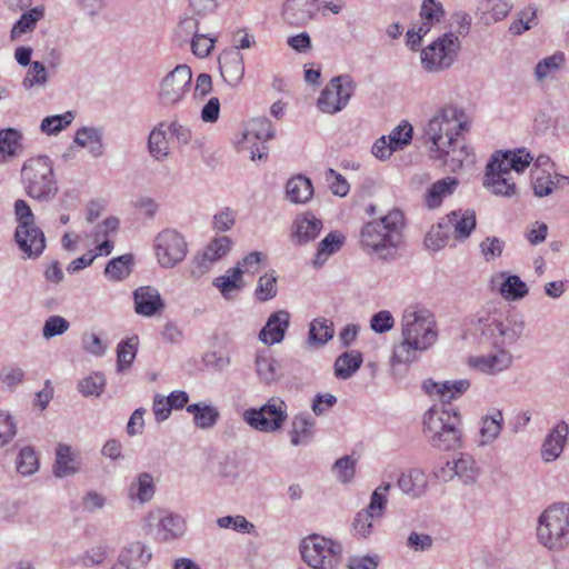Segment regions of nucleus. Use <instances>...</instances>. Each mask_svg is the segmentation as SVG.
<instances>
[{"instance_id":"obj_1","label":"nucleus","mask_w":569,"mask_h":569,"mask_svg":"<svg viewBox=\"0 0 569 569\" xmlns=\"http://www.w3.org/2000/svg\"><path fill=\"white\" fill-rule=\"evenodd\" d=\"M523 330V320L503 319L498 311H479L466 325V336L473 337L479 343H489L498 350L485 356L470 357L468 365L487 375L507 370L512 363V356L505 347L517 342Z\"/></svg>"},{"instance_id":"obj_2","label":"nucleus","mask_w":569,"mask_h":569,"mask_svg":"<svg viewBox=\"0 0 569 569\" xmlns=\"http://www.w3.org/2000/svg\"><path fill=\"white\" fill-rule=\"evenodd\" d=\"M401 341L393 347V363L416 361L419 352L432 347L438 339V327L431 311L408 307L401 318Z\"/></svg>"},{"instance_id":"obj_3","label":"nucleus","mask_w":569,"mask_h":569,"mask_svg":"<svg viewBox=\"0 0 569 569\" xmlns=\"http://www.w3.org/2000/svg\"><path fill=\"white\" fill-rule=\"evenodd\" d=\"M405 214L392 209L379 219L365 223L360 231V247L382 261H393L403 246Z\"/></svg>"},{"instance_id":"obj_4","label":"nucleus","mask_w":569,"mask_h":569,"mask_svg":"<svg viewBox=\"0 0 569 569\" xmlns=\"http://www.w3.org/2000/svg\"><path fill=\"white\" fill-rule=\"evenodd\" d=\"M462 416L453 405L431 407L423 415V435L428 443L439 451L463 447Z\"/></svg>"},{"instance_id":"obj_5","label":"nucleus","mask_w":569,"mask_h":569,"mask_svg":"<svg viewBox=\"0 0 569 569\" xmlns=\"http://www.w3.org/2000/svg\"><path fill=\"white\" fill-rule=\"evenodd\" d=\"M21 182L28 197L39 202H49L58 193L53 162L48 156L28 159L21 168Z\"/></svg>"},{"instance_id":"obj_6","label":"nucleus","mask_w":569,"mask_h":569,"mask_svg":"<svg viewBox=\"0 0 569 569\" xmlns=\"http://www.w3.org/2000/svg\"><path fill=\"white\" fill-rule=\"evenodd\" d=\"M466 130L465 112L455 106H446L428 121L425 137L432 143V152H449L446 148L459 143V137Z\"/></svg>"},{"instance_id":"obj_7","label":"nucleus","mask_w":569,"mask_h":569,"mask_svg":"<svg viewBox=\"0 0 569 569\" xmlns=\"http://www.w3.org/2000/svg\"><path fill=\"white\" fill-rule=\"evenodd\" d=\"M537 537L549 550L569 546V503H553L538 519Z\"/></svg>"},{"instance_id":"obj_8","label":"nucleus","mask_w":569,"mask_h":569,"mask_svg":"<svg viewBox=\"0 0 569 569\" xmlns=\"http://www.w3.org/2000/svg\"><path fill=\"white\" fill-rule=\"evenodd\" d=\"M300 552L303 561L313 569H336L342 558V546L320 535L302 539Z\"/></svg>"},{"instance_id":"obj_9","label":"nucleus","mask_w":569,"mask_h":569,"mask_svg":"<svg viewBox=\"0 0 569 569\" xmlns=\"http://www.w3.org/2000/svg\"><path fill=\"white\" fill-rule=\"evenodd\" d=\"M460 40L453 32H446L422 49L420 62L428 73H439L449 69L457 59Z\"/></svg>"},{"instance_id":"obj_10","label":"nucleus","mask_w":569,"mask_h":569,"mask_svg":"<svg viewBox=\"0 0 569 569\" xmlns=\"http://www.w3.org/2000/svg\"><path fill=\"white\" fill-rule=\"evenodd\" d=\"M287 403L279 397L270 398L260 408H249L243 415V421L252 429L273 433L282 429L288 419Z\"/></svg>"},{"instance_id":"obj_11","label":"nucleus","mask_w":569,"mask_h":569,"mask_svg":"<svg viewBox=\"0 0 569 569\" xmlns=\"http://www.w3.org/2000/svg\"><path fill=\"white\" fill-rule=\"evenodd\" d=\"M356 89V82L349 74L333 77L321 91L317 106L328 114H335L347 107Z\"/></svg>"},{"instance_id":"obj_12","label":"nucleus","mask_w":569,"mask_h":569,"mask_svg":"<svg viewBox=\"0 0 569 569\" xmlns=\"http://www.w3.org/2000/svg\"><path fill=\"white\" fill-rule=\"evenodd\" d=\"M154 251L160 267L171 269L187 257L188 243L176 229H164L154 239Z\"/></svg>"},{"instance_id":"obj_13","label":"nucleus","mask_w":569,"mask_h":569,"mask_svg":"<svg viewBox=\"0 0 569 569\" xmlns=\"http://www.w3.org/2000/svg\"><path fill=\"white\" fill-rule=\"evenodd\" d=\"M191 80V68L187 64H178L160 83L158 93L160 103L164 107L180 103L190 91Z\"/></svg>"},{"instance_id":"obj_14","label":"nucleus","mask_w":569,"mask_h":569,"mask_svg":"<svg viewBox=\"0 0 569 569\" xmlns=\"http://www.w3.org/2000/svg\"><path fill=\"white\" fill-rule=\"evenodd\" d=\"M321 0H286L282 6V18L290 26L303 27L320 10Z\"/></svg>"},{"instance_id":"obj_15","label":"nucleus","mask_w":569,"mask_h":569,"mask_svg":"<svg viewBox=\"0 0 569 569\" xmlns=\"http://www.w3.org/2000/svg\"><path fill=\"white\" fill-rule=\"evenodd\" d=\"M152 558L150 549L141 541H132L121 548L110 569H146Z\"/></svg>"},{"instance_id":"obj_16","label":"nucleus","mask_w":569,"mask_h":569,"mask_svg":"<svg viewBox=\"0 0 569 569\" xmlns=\"http://www.w3.org/2000/svg\"><path fill=\"white\" fill-rule=\"evenodd\" d=\"M290 313L287 310L272 312L258 335V339L266 346H272L283 341L290 326Z\"/></svg>"},{"instance_id":"obj_17","label":"nucleus","mask_w":569,"mask_h":569,"mask_svg":"<svg viewBox=\"0 0 569 569\" xmlns=\"http://www.w3.org/2000/svg\"><path fill=\"white\" fill-rule=\"evenodd\" d=\"M134 311L143 317H153L164 309L158 289L151 286L139 287L133 291Z\"/></svg>"},{"instance_id":"obj_18","label":"nucleus","mask_w":569,"mask_h":569,"mask_svg":"<svg viewBox=\"0 0 569 569\" xmlns=\"http://www.w3.org/2000/svg\"><path fill=\"white\" fill-rule=\"evenodd\" d=\"M470 388V381L467 379H459L453 381L437 382L432 379H427L422 383V389L429 396H439L442 401L441 405H451V400L460 397Z\"/></svg>"},{"instance_id":"obj_19","label":"nucleus","mask_w":569,"mask_h":569,"mask_svg":"<svg viewBox=\"0 0 569 569\" xmlns=\"http://www.w3.org/2000/svg\"><path fill=\"white\" fill-rule=\"evenodd\" d=\"M503 415L499 409H491L479 421V431L475 439L480 448L489 447L496 442L503 428Z\"/></svg>"},{"instance_id":"obj_20","label":"nucleus","mask_w":569,"mask_h":569,"mask_svg":"<svg viewBox=\"0 0 569 569\" xmlns=\"http://www.w3.org/2000/svg\"><path fill=\"white\" fill-rule=\"evenodd\" d=\"M53 475L66 478L76 475L81 469V458L77 450L69 445L59 443L54 451Z\"/></svg>"},{"instance_id":"obj_21","label":"nucleus","mask_w":569,"mask_h":569,"mask_svg":"<svg viewBox=\"0 0 569 569\" xmlns=\"http://www.w3.org/2000/svg\"><path fill=\"white\" fill-rule=\"evenodd\" d=\"M157 519V537L161 541H173L184 535L187 525L181 516L168 510H159Z\"/></svg>"},{"instance_id":"obj_22","label":"nucleus","mask_w":569,"mask_h":569,"mask_svg":"<svg viewBox=\"0 0 569 569\" xmlns=\"http://www.w3.org/2000/svg\"><path fill=\"white\" fill-rule=\"evenodd\" d=\"M219 67L224 81L231 87H238L244 76L243 56L238 50L223 52L219 57Z\"/></svg>"},{"instance_id":"obj_23","label":"nucleus","mask_w":569,"mask_h":569,"mask_svg":"<svg viewBox=\"0 0 569 569\" xmlns=\"http://www.w3.org/2000/svg\"><path fill=\"white\" fill-rule=\"evenodd\" d=\"M569 435V426L565 421L558 422L547 435L542 447L541 457L543 461H555L563 451Z\"/></svg>"},{"instance_id":"obj_24","label":"nucleus","mask_w":569,"mask_h":569,"mask_svg":"<svg viewBox=\"0 0 569 569\" xmlns=\"http://www.w3.org/2000/svg\"><path fill=\"white\" fill-rule=\"evenodd\" d=\"M231 246L232 241L229 237L221 236L213 238L206 247L202 254L196 259L199 274L206 273L214 262L227 256L231 250Z\"/></svg>"},{"instance_id":"obj_25","label":"nucleus","mask_w":569,"mask_h":569,"mask_svg":"<svg viewBox=\"0 0 569 569\" xmlns=\"http://www.w3.org/2000/svg\"><path fill=\"white\" fill-rule=\"evenodd\" d=\"M443 218L457 240H466L476 228V212L472 209L455 210Z\"/></svg>"},{"instance_id":"obj_26","label":"nucleus","mask_w":569,"mask_h":569,"mask_svg":"<svg viewBox=\"0 0 569 569\" xmlns=\"http://www.w3.org/2000/svg\"><path fill=\"white\" fill-rule=\"evenodd\" d=\"M321 229L322 221L316 218L312 213L306 212L305 214L296 218L291 237L297 244L301 246L316 239Z\"/></svg>"},{"instance_id":"obj_27","label":"nucleus","mask_w":569,"mask_h":569,"mask_svg":"<svg viewBox=\"0 0 569 569\" xmlns=\"http://www.w3.org/2000/svg\"><path fill=\"white\" fill-rule=\"evenodd\" d=\"M398 488L411 498L422 497L428 489V477L423 470L413 468L402 472L397 481Z\"/></svg>"},{"instance_id":"obj_28","label":"nucleus","mask_w":569,"mask_h":569,"mask_svg":"<svg viewBox=\"0 0 569 569\" xmlns=\"http://www.w3.org/2000/svg\"><path fill=\"white\" fill-rule=\"evenodd\" d=\"M74 143L88 150L93 158L104 154L103 130L98 127H81L76 131Z\"/></svg>"},{"instance_id":"obj_29","label":"nucleus","mask_w":569,"mask_h":569,"mask_svg":"<svg viewBox=\"0 0 569 569\" xmlns=\"http://www.w3.org/2000/svg\"><path fill=\"white\" fill-rule=\"evenodd\" d=\"M446 151H435L436 158L445 160L452 171L461 169L463 166H471L475 162L472 150L466 144L463 139L459 138V143L446 148Z\"/></svg>"},{"instance_id":"obj_30","label":"nucleus","mask_w":569,"mask_h":569,"mask_svg":"<svg viewBox=\"0 0 569 569\" xmlns=\"http://www.w3.org/2000/svg\"><path fill=\"white\" fill-rule=\"evenodd\" d=\"M14 231V240L26 258H38L46 248V237L39 227L28 228V232L20 234Z\"/></svg>"},{"instance_id":"obj_31","label":"nucleus","mask_w":569,"mask_h":569,"mask_svg":"<svg viewBox=\"0 0 569 569\" xmlns=\"http://www.w3.org/2000/svg\"><path fill=\"white\" fill-rule=\"evenodd\" d=\"M459 181L453 177H446L433 182L426 191L425 204L428 209H436L441 206L445 198L451 196L457 189Z\"/></svg>"},{"instance_id":"obj_32","label":"nucleus","mask_w":569,"mask_h":569,"mask_svg":"<svg viewBox=\"0 0 569 569\" xmlns=\"http://www.w3.org/2000/svg\"><path fill=\"white\" fill-rule=\"evenodd\" d=\"M287 198L292 203H307L313 196V186L303 174L291 177L286 183Z\"/></svg>"},{"instance_id":"obj_33","label":"nucleus","mask_w":569,"mask_h":569,"mask_svg":"<svg viewBox=\"0 0 569 569\" xmlns=\"http://www.w3.org/2000/svg\"><path fill=\"white\" fill-rule=\"evenodd\" d=\"M186 410L193 415V423L200 429H211L220 417L217 407L204 402L188 405Z\"/></svg>"},{"instance_id":"obj_34","label":"nucleus","mask_w":569,"mask_h":569,"mask_svg":"<svg viewBox=\"0 0 569 569\" xmlns=\"http://www.w3.org/2000/svg\"><path fill=\"white\" fill-rule=\"evenodd\" d=\"M156 492L153 477L149 472H141L130 483L128 496L140 503L149 502Z\"/></svg>"},{"instance_id":"obj_35","label":"nucleus","mask_w":569,"mask_h":569,"mask_svg":"<svg viewBox=\"0 0 569 569\" xmlns=\"http://www.w3.org/2000/svg\"><path fill=\"white\" fill-rule=\"evenodd\" d=\"M362 353L358 350L342 352L335 361V375L338 379H349L362 365Z\"/></svg>"},{"instance_id":"obj_36","label":"nucleus","mask_w":569,"mask_h":569,"mask_svg":"<svg viewBox=\"0 0 569 569\" xmlns=\"http://www.w3.org/2000/svg\"><path fill=\"white\" fill-rule=\"evenodd\" d=\"M212 284L224 299H232L233 293L241 290L244 286L243 279L240 276V267L228 269L226 274L214 278Z\"/></svg>"},{"instance_id":"obj_37","label":"nucleus","mask_w":569,"mask_h":569,"mask_svg":"<svg viewBox=\"0 0 569 569\" xmlns=\"http://www.w3.org/2000/svg\"><path fill=\"white\" fill-rule=\"evenodd\" d=\"M315 420L306 415H298L292 420L290 442L293 446L308 443L313 436Z\"/></svg>"},{"instance_id":"obj_38","label":"nucleus","mask_w":569,"mask_h":569,"mask_svg":"<svg viewBox=\"0 0 569 569\" xmlns=\"http://www.w3.org/2000/svg\"><path fill=\"white\" fill-rule=\"evenodd\" d=\"M552 179L550 173L543 171L532 173V188L537 197H546L550 194L560 184H569V177L556 176Z\"/></svg>"},{"instance_id":"obj_39","label":"nucleus","mask_w":569,"mask_h":569,"mask_svg":"<svg viewBox=\"0 0 569 569\" xmlns=\"http://www.w3.org/2000/svg\"><path fill=\"white\" fill-rule=\"evenodd\" d=\"M22 134L13 128L0 130V163L17 156L21 149Z\"/></svg>"},{"instance_id":"obj_40","label":"nucleus","mask_w":569,"mask_h":569,"mask_svg":"<svg viewBox=\"0 0 569 569\" xmlns=\"http://www.w3.org/2000/svg\"><path fill=\"white\" fill-rule=\"evenodd\" d=\"M335 329L332 321L325 318H317L311 321L308 335L310 346H323L333 338Z\"/></svg>"},{"instance_id":"obj_41","label":"nucleus","mask_w":569,"mask_h":569,"mask_svg":"<svg viewBox=\"0 0 569 569\" xmlns=\"http://www.w3.org/2000/svg\"><path fill=\"white\" fill-rule=\"evenodd\" d=\"M345 242L343 234L333 231L328 233L318 244L313 264L320 267L335 252L339 251Z\"/></svg>"},{"instance_id":"obj_42","label":"nucleus","mask_w":569,"mask_h":569,"mask_svg":"<svg viewBox=\"0 0 569 569\" xmlns=\"http://www.w3.org/2000/svg\"><path fill=\"white\" fill-rule=\"evenodd\" d=\"M256 371L259 379L264 383L269 385L279 379L278 361L267 351L257 353Z\"/></svg>"},{"instance_id":"obj_43","label":"nucleus","mask_w":569,"mask_h":569,"mask_svg":"<svg viewBox=\"0 0 569 569\" xmlns=\"http://www.w3.org/2000/svg\"><path fill=\"white\" fill-rule=\"evenodd\" d=\"M483 186L497 196L511 197L517 192L516 183L507 174H490L486 171Z\"/></svg>"},{"instance_id":"obj_44","label":"nucleus","mask_w":569,"mask_h":569,"mask_svg":"<svg viewBox=\"0 0 569 569\" xmlns=\"http://www.w3.org/2000/svg\"><path fill=\"white\" fill-rule=\"evenodd\" d=\"M452 467L455 468L453 473H456V477L465 485L473 483L479 476L477 462L470 455L462 453L458 459H453Z\"/></svg>"},{"instance_id":"obj_45","label":"nucleus","mask_w":569,"mask_h":569,"mask_svg":"<svg viewBox=\"0 0 569 569\" xmlns=\"http://www.w3.org/2000/svg\"><path fill=\"white\" fill-rule=\"evenodd\" d=\"M42 18L43 9L40 7L32 8L28 12H24L11 29V40H17L22 34L31 32L36 28L37 22Z\"/></svg>"},{"instance_id":"obj_46","label":"nucleus","mask_w":569,"mask_h":569,"mask_svg":"<svg viewBox=\"0 0 569 569\" xmlns=\"http://www.w3.org/2000/svg\"><path fill=\"white\" fill-rule=\"evenodd\" d=\"M451 234V229L448 223H446L445 218H441L440 221L428 231L425 238V244L428 249L438 251L445 248Z\"/></svg>"},{"instance_id":"obj_47","label":"nucleus","mask_w":569,"mask_h":569,"mask_svg":"<svg viewBox=\"0 0 569 569\" xmlns=\"http://www.w3.org/2000/svg\"><path fill=\"white\" fill-rule=\"evenodd\" d=\"M137 348H138V337H131L127 340H122L119 342L117 347V371L118 372H124L127 371L137 355Z\"/></svg>"},{"instance_id":"obj_48","label":"nucleus","mask_w":569,"mask_h":569,"mask_svg":"<svg viewBox=\"0 0 569 569\" xmlns=\"http://www.w3.org/2000/svg\"><path fill=\"white\" fill-rule=\"evenodd\" d=\"M14 219L17 221L16 231L18 234L28 232V228L37 227L36 217L28 202L23 199H18L13 204Z\"/></svg>"},{"instance_id":"obj_49","label":"nucleus","mask_w":569,"mask_h":569,"mask_svg":"<svg viewBox=\"0 0 569 569\" xmlns=\"http://www.w3.org/2000/svg\"><path fill=\"white\" fill-rule=\"evenodd\" d=\"M274 137L272 124L267 118L252 119L246 130L244 139L249 141L251 138H258L260 142H266Z\"/></svg>"},{"instance_id":"obj_50","label":"nucleus","mask_w":569,"mask_h":569,"mask_svg":"<svg viewBox=\"0 0 569 569\" xmlns=\"http://www.w3.org/2000/svg\"><path fill=\"white\" fill-rule=\"evenodd\" d=\"M199 21L194 16H186L181 18L174 30V41L180 46L190 42L198 34Z\"/></svg>"},{"instance_id":"obj_51","label":"nucleus","mask_w":569,"mask_h":569,"mask_svg":"<svg viewBox=\"0 0 569 569\" xmlns=\"http://www.w3.org/2000/svg\"><path fill=\"white\" fill-rule=\"evenodd\" d=\"M565 63V54L556 52L552 56L540 60L535 68V76L538 81H542L549 76L556 73Z\"/></svg>"},{"instance_id":"obj_52","label":"nucleus","mask_w":569,"mask_h":569,"mask_svg":"<svg viewBox=\"0 0 569 569\" xmlns=\"http://www.w3.org/2000/svg\"><path fill=\"white\" fill-rule=\"evenodd\" d=\"M108 557V546L98 543L88 548L82 555L79 556V563L86 568L98 567L103 565Z\"/></svg>"},{"instance_id":"obj_53","label":"nucleus","mask_w":569,"mask_h":569,"mask_svg":"<svg viewBox=\"0 0 569 569\" xmlns=\"http://www.w3.org/2000/svg\"><path fill=\"white\" fill-rule=\"evenodd\" d=\"M132 256L123 254L111 259L106 267V274L113 280H122L131 272Z\"/></svg>"},{"instance_id":"obj_54","label":"nucleus","mask_w":569,"mask_h":569,"mask_svg":"<svg viewBox=\"0 0 569 569\" xmlns=\"http://www.w3.org/2000/svg\"><path fill=\"white\" fill-rule=\"evenodd\" d=\"M106 387V378L102 373L94 372L78 383V390L83 397H100Z\"/></svg>"},{"instance_id":"obj_55","label":"nucleus","mask_w":569,"mask_h":569,"mask_svg":"<svg viewBox=\"0 0 569 569\" xmlns=\"http://www.w3.org/2000/svg\"><path fill=\"white\" fill-rule=\"evenodd\" d=\"M160 127L154 128L148 138V149L150 154L157 159L162 160L168 156V142L166 138V132Z\"/></svg>"},{"instance_id":"obj_56","label":"nucleus","mask_w":569,"mask_h":569,"mask_svg":"<svg viewBox=\"0 0 569 569\" xmlns=\"http://www.w3.org/2000/svg\"><path fill=\"white\" fill-rule=\"evenodd\" d=\"M391 485L389 482L382 483L377 487L370 497V502L368 507L365 509L376 518H381L388 502V491L390 490Z\"/></svg>"},{"instance_id":"obj_57","label":"nucleus","mask_w":569,"mask_h":569,"mask_svg":"<svg viewBox=\"0 0 569 569\" xmlns=\"http://www.w3.org/2000/svg\"><path fill=\"white\" fill-rule=\"evenodd\" d=\"M39 469V459L33 448H22L17 458V470L22 476H31Z\"/></svg>"},{"instance_id":"obj_58","label":"nucleus","mask_w":569,"mask_h":569,"mask_svg":"<svg viewBox=\"0 0 569 569\" xmlns=\"http://www.w3.org/2000/svg\"><path fill=\"white\" fill-rule=\"evenodd\" d=\"M537 9L528 6L518 13L517 19L510 24L509 30L512 34L519 36L531 29L536 24Z\"/></svg>"},{"instance_id":"obj_59","label":"nucleus","mask_w":569,"mask_h":569,"mask_svg":"<svg viewBox=\"0 0 569 569\" xmlns=\"http://www.w3.org/2000/svg\"><path fill=\"white\" fill-rule=\"evenodd\" d=\"M72 120L73 113L70 111L63 114L49 116L41 121L40 129L47 134H57L68 127Z\"/></svg>"},{"instance_id":"obj_60","label":"nucleus","mask_w":569,"mask_h":569,"mask_svg":"<svg viewBox=\"0 0 569 569\" xmlns=\"http://www.w3.org/2000/svg\"><path fill=\"white\" fill-rule=\"evenodd\" d=\"M70 328V322L58 315L50 316L46 319L42 327V337L47 340L61 336Z\"/></svg>"},{"instance_id":"obj_61","label":"nucleus","mask_w":569,"mask_h":569,"mask_svg":"<svg viewBox=\"0 0 569 569\" xmlns=\"http://www.w3.org/2000/svg\"><path fill=\"white\" fill-rule=\"evenodd\" d=\"M501 293L511 300L523 298L528 293L526 283L518 276H509L501 284Z\"/></svg>"},{"instance_id":"obj_62","label":"nucleus","mask_w":569,"mask_h":569,"mask_svg":"<svg viewBox=\"0 0 569 569\" xmlns=\"http://www.w3.org/2000/svg\"><path fill=\"white\" fill-rule=\"evenodd\" d=\"M412 126L407 121L398 124L392 131L386 136L387 139L391 142V144L398 149L402 150L406 146H408L412 140Z\"/></svg>"},{"instance_id":"obj_63","label":"nucleus","mask_w":569,"mask_h":569,"mask_svg":"<svg viewBox=\"0 0 569 569\" xmlns=\"http://www.w3.org/2000/svg\"><path fill=\"white\" fill-rule=\"evenodd\" d=\"M257 299L260 301L271 300L277 296V277L273 272L264 273L258 280L256 288Z\"/></svg>"},{"instance_id":"obj_64","label":"nucleus","mask_w":569,"mask_h":569,"mask_svg":"<svg viewBox=\"0 0 569 569\" xmlns=\"http://www.w3.org/2000/svg\"><path fill=\"white\" fill-rule=\"evenodd\" d=\"M48 81L47 69L43 63L33 61L22 81L24 89H31L34 86L43 87Z\"/></svg>"}]
</instances>
